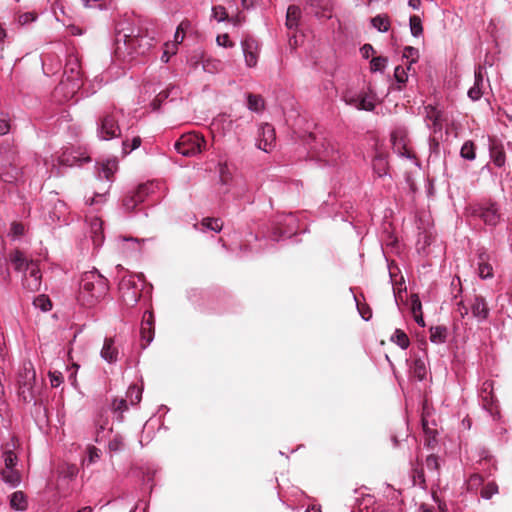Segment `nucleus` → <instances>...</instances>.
I'll list each match as a JSON object with an SVG mask.
<instances>
[{"instance_id": "nucleus-1", "label": "nucleus", "mask_w": 512, "mask_h": 512, "mask_svg": "<svg viewBox=\"0 0 512 512\" xmlns=\"http://www.w3.org/2000/svg\"><path fill=\"white\" fill-rule=\"evenodd\" d=\"M154 38L129 21H120L115 26L114 57L130 63L138 56L145 55L153 46Z\"/></svg>"}, {"instance_id": "nucleus-2", "label": "nucleus", "mask_w": 512, "mask_h": 512, "mask_svg": "<svg viewBox=\"0 0 512 512\" xmlns=\"http://www.w3.org/2000/svg\"><path fill=\"white\" fill-rule=\"evenodd\" d=\"M108 290L107 278L94 268L81 275L77 301L81 306L92 307L107 295Z\"/></svg>"}, {"instance_id": "nucleus-3", "label": "nucleus", "mask_w": 512, "mask_h": 512, "mask_svg": "<svg viewBox=\"0 0 512 512\" xmlns=\"http://www.w3.org/2000/svg\"><path fill=\"white\" fill-rule=\"evenodd\" d=\"M306 145L312 156L325 165L336 166L341 161L342 155L338 147L327 139H318L313 133H309Z\"/></svg>"}, {"instance_id": "nucleus-4", "label": "nucleus", "mask_w": 512, "mask_h": 512, "mask_svg": "<svg viewBox=\"0 0 512 512\" xmlns=\"http://www.w3.org/2000/svg\"><path fill=\"white\" fill-rule=\"evenodd\" d=\"M63 76L64 79L54 90V97L67 90L65 98L68 100L74 96V94L81 88L83 84L82 71L79 60L76 56L71 55L67 59Z\"/></svg>"}, {"instance_id": "nucleus-5", "label": "nucleus", "mask_w": 512, "mask_h": 512, "mask_svg": "<svg viewBox=\"0 0 512 512\" xmlns=\"http://www.w3.org/2000/svg\"><path fill=\"white\" fill-rule=\"evenodd\" d=\"M456 311L460 314L461 318L464 319L471 313L478 323H483L488 320L490 315V308L485 297L473 294L466 296L465 299H460L455 303Z\"/></svg>"}, {"instance_id": "nucleus-6", "label": "nucleus", "mask_w": 512, "mask_h": 512, "mask_svg": "<svg viewBox=\"0 0 512 512\" xmlns=\"http://www.w3.org/2000/svg\"><path fill=\"white\" fill-rule=\"evenodd\" d=\"M123 117V111L112 109L104 111L97 120V136L100 140H112L121 135L119 121Z\"/></svg>"}, {"instance_id": "nucleus-7", "label": "nucleus", "mask_w": 512, "mask_h": 512, "mask_svg": "<svg viewBox=\"0 0 512 512\" xmlns=\"http://www.w3.org/2000/svg\"><path fill=\"white\" fill-rule=\"evenodd\" d=\"M299 231V220L295 213L277 215L272 223L270 238L273 241H282L296 235Z\"/></svg>"}, {"instance_id": "nucleus-8", "label": "nucleus", "mask_w": 512, "mask_h": 512, "mask_svg": "<svg viewBox=\"0 0 512 512\" xmlns=\"http://www.w3.org/2000/svg\"><path fill=\"white\" fill-rule=\"evenodd\" d=\"M206 146L204 137L195 132L183 134L174 144L177 153L185 156L192 157L200 154Z\"/></svg>"}, {"instance_id": "nucleus-9", "label": "nucleus", "mask_w": 512, "mask_h": 512, "mask_svg": "<svg viewBox=\"0 0 512 512\" xmlns=\"http://www.w3.org/2000/svg\"><path fill=\"white\" fill-rule=\"evenodd\" d=\"M18 155L13 150H9L5 158L0 163V181L17 185L23 178L22 170L19 167Z\"/></svg>"}, {"instance_id": "nucleus-10", "label": "nucleus", "mask_w": 512, "mask_h": 512, "mask_svg": "<svg viewBox=\"0 0 512 512\" xmlns=\"http://www.w3.org/2000/svg\"><path fill=\"white\" fill-rule=\"evenodd\" d=\"M471 215L483 221L486 226L496 227L500 222L502 214L498 203L487 200L471 207Z\"/></svg>"}, {"instance_id": "nucleus-11", "label": "nucleus", "mask_w": 512, "mask_h": 512, "mask_svg": "<svg viewBox=\"0 0 512 512\" xmlns=\"http://www.w3.org/2000/svg\"><path fill=\"white\" fill-rule=\"evenodd\" d=\"M118 169V162L116 159H108L101 163L97 178L99 181H105L107 183V188L104 193L95 192L94 196L90 199H87L86 202L90 205L94 203H103L106 200V194L111 187V183L113 182L114 173Z\"/></svg>"}, {"instance_id": "nucleus-12", "label": "nucleus", "mask_w": 512, "mask_h": 512, "mask_svg": "<svg viewBox=\"0 0 512 512\" xmlns=\"http://www.w3.org/2000/svg\"><path fill=\"white\" fill-rule=\"evenodd\" d=\"M90 161L91 158L89 156H86L79 149H75L74 147H65L62 149L61 153H57L51 157L53 168L73 167Z\"/></svg>"}, {"instance_id": "nucleus-13", "label": "nucleus", "mask_w": 512, "mask_h": 512, "mask_svg": "<svg viewBox=\"0 0 512 512\" xmlns=\"http://www.w3.org/2000/svg\"><path fill=\"white\" fill-rule=\"evenodd\" d=\"M409 372L418 381H423L428 372V355L425 348L418 347L410 351V357L406 360Z\"/></svg>"}, {"instance_id": "nucleus-14", "label": "nucleus", "mask_w": 512, "mask_h": 512, "mask_svg": "<svg viewBox=\"0 0 512 512\" xmlns=\"http://www.w3.org/2000/svg\"><path fill=\"white\" fill-rule=\"evenodd\" d=\"M493 389L494 382L492 380L484 381L479 392V397L482 400L483 408L489 412L494 421H498L501 418V414L498 409L497 399L493 395Z\"/></svg>"}, {"instance_id": "nucleus-15", "label": "nucleus", "mask_w": 512, "mask_h": 512, "mask_svg": "<svg viewBox=\"0 0 512 512\" xmlns=\"http://www.w3.org/2000/svg\"><path fill=\"white\" fill-rule=\"evenodd\" d=\"M36 373L33 368L27 369L20 375L18 394L24 403H36V396L34 391V384Z\"/></svg>"}, {"instance_id": "nucleus-16", "label": "nucleus", "mask_w": 512, "mask_h": 512, "mask_svg": "<svg viewBox=\"0 0 512 512\" xmlns=\"http://www.w3.org/2000/svg\"><path fill=\"white\" fill-rule=\"evenodd\" d=\"M135 278V276H130L129 278L124 277L119 284L121 297L127 306H135L141 296L140 292L142 288H139Z\"/></svg>"}, {"instance_id": "nucleus-17", "label": "nucleus", "mask_w": 512, "mask_h": 512, "mask_svg": "<svg viewBox=\"0 0 512 512\" xmlns=\"http://www.w3.org/2000/svg\"><path fill=\"white\" fill-rule=\"evenodd\" d=\"M275 129L271 124L264 123L258 129L256 146L265 153H270L275 147Z\"/></svg>"}, {"instance_id": "nucleus-18", "label": "nucleus", "mask_w": 512, "mask_h": 512, "mask_svg": "<svg viewBox=\"0 0 512 512\" xmlns=\"http://www.w3.org/2000/svg\"><path fill=\"white\" fill-rule=\"evenodd\" d=\"M42 274L37 263H32L28 270L23 272L22 286L29 292L40 290Z\"/></svg>"}, {"instance_id": "nucleus-19", "label": "nucleus", "mask_w": 512, "mask_h": 512, "mask_svg": "<svg viewBox=\"0 0 512 512\" xmlns=\"http://www.w3.org/2000/svg\"><path fill=\"white\" fill-rule=\"evenodd\" d=\"M149 194V186L147 184L139 185L123 199V207L127 212H132L140 203H142Z\"/></svg>"}, {"instance_id": "nucleus-20", "label": "nucleus", "mask_w": 512, "mask_h": 512, "mask_svg": "<svg viewBox=\"0 0 512 512\" xmlns=\"http://www.w3.org/2000/svg\"><path fill=\"white\" fill-rule=\"evenodd\" d=\"M425 111L426 127L430 129L434 134L440 133L443 128L441 110L432 105H428L425 107Z\"/></svg>"}, {"instance_id": "nucleus-21", "label": "nucleus", "mask_w": 512, "mask_h": 512, "mask_svg": "<svg viewBox=\"0 0 512 512\" xmlns=\"http://www.w3.org/2000/svg\"><path fill=\"white\" fill-rule=\"evenodd\" d=\"M391 143L393 152L406 159L415 158L407 149L406 135L402 131H394L391 134Z\"/></svg>"}, {"instance_id": "nucleus-22", "label": "nucleus", "mask_w": 512, "mask_h": 512, "mask_svg": "<svg viewBox=\"0 0 512 512\" xmlns=\"http://www.w3.org/2000/svg\"><path fill=\"white\" fill-rule=\"evenodd\" d=\"M486 76L485 68L478 66L474 73V84L468 90V97L472 101H478L484 93V78Z\"/></svg>"}, {"instance_id": "nucleus-23", "label": "nucleus", "mask_w": 512, "mask_h": 512, "mask_svg": "<svg viewBox=\"0 0 512 512\" xmlns=\"http://www.w3.org/2000/svg\"><path fill=\"white\" fill-rule=\"evenodd\" d=\"M89 236L95 248H99L104 243L103 221L96 216L89 219Z\"/></svg>"}, {"instance_id": "nucleus-24", "label": "nucleus", "mask_w": 512, "mask_h": 512, "mask_svg": "<svg viewBox=\"0 0 512 512\" xmlns=\"http://www.w3.org/2000/svg\"><path fill=\"white\" fill-rule=\"evenodd\" d=\"M67 205L64 201L60 199H56L52 210H49L48 216L51 220V223H59V225L68 224L67 213H68Z\"/></svg>"}, {"instance_id": "nucleus-25", "label": "nucleus", "mask_w": 512, "mask_h": 512, "mask_svg": "<svg viewBox=\"0 0 512 512\" xmlns=\"http://www.w3.org/2000/svg\"><path fill=\"white\" fill-rule=\"evenodd\" d=\"M118 355L119 351L115 345V340L111 337H106L100 351L101 358L108 364H115L118 361Z\"/></svg>"}, {"instance_id": "nucleus-26", "label": "nucleus", "mask_w": 512, "mask_h": 512, "mask_svg": "<svg viewBox=\"0 0 512 512\" xmlns=\"http://www.w3.org/2000/svg\"><path fill=\"white\" fill-rule=\"evenodd\" d=\"M193 228L202 233L209 231L219 233L223 228V222L220 218L206 217L201 222L195 223Z\"/></svg>"}, {"instance_id": "nucleus-27", "label": "nucleus", "mask_w": 512, "mask_h": 512, "mask_svg": "<svg viewBox=\"0 0 512 512\" xmlns=\"http://www.w3.org/2000/svg\"><path fill=\"white\" fill-rule=\"evenodd\" d=\"M478 275L481 279H490L493 277V267L489 263L490 256L486 250L481 249L478 252Z\"/></svg>"}, {"instance_id": "nucleus-28", "label": "nucleus", "mask_w": 512, "mask_h": 512, "mask_svg": "<svg viewBox=\"0 0 512 512\" xmlns=\"http://www.w3.org/2000/svg\"><path fill=\"white\" fill-rule=\"evenodd\" d=\"M245 63L248 67H255L258 61L256 45L253 39H245L241 42Z\"/></svg>"}, {"instance_id": "nucleus-29", "label": "nucleus", "mask_w": 512, "mask_h": 512, "mask_svg": "<svg viewBox=\"0 0 512 512\" xmlns=\"http://www.w3.org/2000/svg\"><path fill=\"white\" fill-rule=\"evenodd\" d=\"M490 157L497 167H503L506 161V155L502 144L497 141H491L489 145Z\"/></svg>"}, {"instance_id": "nucleus-30", "label": "nucleus", "mask_w": 512, "mask_h": 512, "mask_svg": "<svg viewBox=\"0 0 512 512\" xmlns=\"http://www.w3.org/2000/svg\"><path fill=\"white\" fill-rule=\"evenodd\" d=\"M9 260L14 266V269L18 272H25L32 263H35L33 260L28 261L20 250H15L10 253Z\"/></svg>"}, {"instance_id": "nucleus-31", "label": "nucleus", "mask_w": 512, "mask_h": 512, "mask_svg": "<svg viewBox=\"0 0 512 512\" xmlns=\"http://www.w3.org/2000/svg\"><path fill=\"white\" fill-rule=\"evenodd\" d=\"M301 9L297 5H289L286 12L285 25L289 30H296L301 19Z\"/></svg>"}, {"instance_id": "nucleus-32", "label": "nucleus", "mask_w": 512, "mask_h": 512, "mask_svg": "<svg viewBox=\"0 0 512 512\" xmlns=\"http://www.w3.org/2000/svg\"><path fill=\"white\" fill-rule=\"evenodd\" d=\"M110 410L114 414L118 422H122L124 417L123 413L128 411V403L124 398H113L110 404Z\"/></svg>"}, {"instance_id": "nucleus-33", "label": "nucleus", "mask_w": 512, "mask_h": 512, "mask_svg": "<svg viewBox=\"0 0 512 512\" xmlns=\"http://www.w3.org/2000/svg\"><path fill=\"white\" fill-rule=\"evenodd\" d=\"M246 99H247L246 106H247L248 110H250L251 112L259 114L264 110L265 101L261 95L248 93L246 95Z\"/></svg>"}, {"instance_id": "nucleus-34", "label": "nucleus", "mask_w": 512, "mask_h": 512, "mask_svg": "<svg viewBox=\"0 0 512 512\" xmlns=\"http://www.w3.org/2000/svg\"><path fill=\"white\" fill-rule=\"evenodd\" d=\"M373 173L378 177L382 178L388 175V162L382 155H377L372 160Z\"/></svg>"}, {"instance_id": "nucleus-35", "label": "nucleus", "mask_w": 512, "mask_h": 512, "mask_svg": "<svg viewBox=\"0 0 512 512\" xmlns=\"http://www.w3.org/2000/svg\"><path fill=\"white\" fill-rule=\"evenodd\" d=\"M10 506L16 511H25L28 507L27 497L22 491H15L10 496Z\"/></svg>"}, {"instance_id": "nucleus-36", "label": "nucleus", "mask_w": 512, "mask_h": 512, "mask_svg": "<svg viewBox=\"0 0 512 512\" xmlns=\"http://www.w3.org/2000/svg\"><path fill=\"white\" fill-rule=\"evenodd\" d=\"M371 26L380 33H386L390 29V20L386 14H378L371 18Z\"/></svg>"}, {"instance_id": "nucleus-37", "label": "nucleus", "mask_w": 512, "mask_h": 512, "mask_svg": "<svg viewBox=\"0 0 512 512\" xmlns=\"http://www.w3.org/2000/svg\"><path fill=\"white\" fill-rule=\"evenodd\" d=\"M375 107H376V105H375V100H374L373 95H371L365 91H361L359 101H358V103H356L355 108L358 110H364V111L371 112L375 109Z\"/></svg>"}, {"instance_id": "nucleus-38", "label": "nucleus", "mask_w": 512, "mask_h": 512, "mask_svg": "<svg viewBox=\"0 0 512 512\" xmlns=\"http://www.w3.org/2000/svg\"><path fill=\"white\" fill-rule=\"evenodd\" d=\"M448 330L445 326H432L430 328V341L434 344H443L446 342Z\"/></svg>"}, {"instance_id": "nucleus-39", "label": "nucleus", "mask_w": 512, "mask_h": 512, "mask_svg": "<svg viewBox=\"0 0 512 512\" xmlns=\"http://www.w3.org/2000/svg\"><path fill=\"white\" fill-rule=\"evenodd\" d=\"M390 341L400 347L402 350H406L410 345L408 335L402 329H395L394 333L390 337Z\"/></svg>"}, {"instance_id": "nucleus-40", "label": "nucleus", "mask_w": 512, "mask_h": 512, "mask_svg": "<svg viewBox=\"0 0 512 512\" xmlns=\"http://www.w3.org/2000/svg\"><path fill=\"white\" fill-rule=\"evenodd\" d=\"M2 480L11 487H17L21 482L20 473L15 469H4L1 472Z\"/></svg>"}, {"instance_id": "nucleus-41", "label": "nucleus", "mask_w": 512, "mask_h": 512, "mask_svg": "<svg viewBox=\"0 0 512 512\" xmlns=\"http://www.w3.org/2000/svg\"><path fill=\"white\" fill-rule=\"evenodd\" d=\"M424 466L427 469L430 477L433 479H438L439 477V461L438 457L434 454H431L426 457Z\"/></svg>"}, {"instance_id": "nucleus-42", "label": "nucleus", "mask_w": 512, "mask_h": 512, "mask_svg": "<svg viewBox=\"0 0 512 512\" xmlns=\"http://www.w3.org/2000/svg\"><path fill=\"white\" fill-rule=\"evenodd\" d=\"M360 95L361 91L348 87L342 92L341 99L345 104L355 107L356 103L359 101Z\"/></svg>"}, {"instance_id": "nucleus-43", "label": "nucleus", "mask_w": 512, "mask_h": 512, "mask_svg": "<svg viewBox=\"0 0 512 512\" xmlns=\"http://www.w3.org/2000/svg\"><path fill=\"white\" fill-rule=\"evenodd\" d=\"M125 447L124 438L120 434H116L108 443V450L110 454H118L124 451Z\"/></svg>"}, {"instance_id": "nucleus-44", "label": "nucleus", "mask_w": 512, "mask_h": 512, "mask_svg": "<svg viewBox=\"0 0 512 512\" xmlns=\"http://www.w3.org/2000/svg\"><path fill=\"white\" fill-rule=\"evenodd\" d=\"M460 156L468 161H473L476 158V147L471 140L465 141L460 149Z\"/></svg>"}, {"instance_id": "nucleus-45", "label": "nucleus", "mask_w": 512, "mask_h": 512, "mask_svg": "<svg viewBox=\"0 0 512 512\" xmlns=\"http://www.w3.org/2000/svg\"><path fill=\"white\" fill-rule=\"evenodd\" d=\"M126 397L129 399L130 405H137L142 399V388L133 384L130 385L126 392Z\"/></svg>"}, {"instance_id": "nucleus-46", "label": "nucleus", "mask_w": 512, "mask_h": 512, "mask_svg": "<svg viewBox=\"0 0 512 512\" xmlns=\"http://www.w3.org/2000/svg\"><path fill=\"white\" fill-rule=\"evenodd\" d=\"M409 26L411 35L415 38L422 36L423 34V25L419 16L411 15L409 18Z\"/></svg>"}, {"instance_id": "nucleus-47", "label": "nucleus", "mask_w": 512, "mask_h": 512, "mask_svg": "<svg viewBox=\"0 0 512 512\" xmlns=\"http://www.w3.org/2000/svg\"><path fill=\"white\" fill-rule=\"evenodd\" d=\"M409 69H410V66H408L407 69L401 65H398L395 67L394 78H395L396 82L398 83V90H402V87L408 81L407 70H409Z\"/></svg>"}, {"instance_id": "nucleus-48", "label": "nucleus", "mask_w": 512, "mask_h": 512, "mask_svg": "<svg viewBox=\"0 0 512 512\" xmlns=\"http://www.w3.org/2000/svg\"><path fill=\"white\" fill-rule=\"evenodd\" d=\"M33 305L35 308L41 310L42 312H48L52 309L51 300L45 294H41L35 297L33 300Z\"/></svg>"}, {"instance_id": "nucleus-49", "label": "nucleus", "mask_w": 512, "mask_h": 512, "mask_svg": "<svg viewBox=\"0 0 512 512\" xmlns=\"http://www.w3.org/2000/svg\"><path fill=\"white\" fill-rule=\"evenodd\" d=\"M498 492H499V488H498L497 483L494 481H491V482H488L486 485L482 486L480 495L483 499L489 500L494 495L498 494Z\"/></svg>"}, {"instance_id": "nucleus-50", "label": "nucleus", "mask_w": 512, "mask_h": 512, "mask_svg": "<svg viewBox=\"0 0 512 512\" xmlns=\"http://www.w3.org/2000/svg\"><path fill=\"white\" fill-rule=\"evenodd\" d=\"M355 505H357L359 511H363L364 509H369L374 503L375 499L370 494H361L360 497H355Z\"/></svg>"}, {"instance_id": "nucleus-51", "label": "nucleus", "mask_w": 512, "mask_h": 512, "mask_svg": "<svg viewBox=\"0 0 512 512\" xmlns=\"http://www.w3.org/2000/svg\"><path fill=\"white\" fill-rule=\"evenodd\" d=\"M412 480L414 486H418L423 490L427 488L425 472L423 468H415L413 470Z\"/></svg>"}, {"instance_id": "nucleus-52", "label": "nucleus", "mask_w": 512, "mask_h": 512, "mask_svg": "<svg viewBox=\"0 0 512 512\" xmlns=\"http://www.w3.org/2000/svg\"><path fill=\"white\" fill-rule=\"evenodd\" d=\"M211 16L213 19H215L219 23L230 21L227 11H226L225 7L222 5L213 6Z\"/></svg>"}, {"instance_id": "nucleus-53", "label": "nucleus", "mask_w": 512, "mask_h": 512, "mask_svg": "<svg viewBox=\"0 0 512 512\" xmlns=\"http://www.w3.org/2000/svg\"><path fill=\"white\" fill-rule=\"evenodd\" d=\"M101 450L93 445L87 447V458L84 459V463L87 465L97 462L101 457Z\"/></svg>"}, {"instance_id": "nucleus-54", "label": "nucleus", "mask_w": 512, "mask_h": 512, "mask_svg": "<svg viewBox=\"0 0 512 512\" xmlns=\"http://www.w3.org/2000/svg\"><path fill=\"white\" fill-rule=\"evenodd\" d=\"M387 64V58L383 56L373 57L370 61L371 72H383Z\"/></svg>"}, {"instance_id": "nucleus-55", "label": "nucleus", "mask_w": 512, "mask_h": 512, "mask_svg": "<svg viewBox=\"0 0 512 512\" xmlns=\"http://www.w3.org/2000/svg\"><path fill=\"white\" fill-rule=\"evenodd\" d=\"M428 146H429V160L432 157L438 158L440 155V143L434 136H429L428 138Z\"/></svg>"}, {"instance_id": "nucleus-56", "label": "nucleus", "mask_w": 512, "mask_h": 512, "mask_svg": "<svg viewBox=\"0 0 512 512\" xmlns=\"http://www.w3.org/2000/svg\"><path fill=\"white\" fill-rule=\"evenodd\" d=\"M140 335L142 341L145 342L142 348L145 349L154 339V328L149 327L148 329H146V327L141 326Z\"/></svg>"}, {"instance_id": "nucleus-57", "label": "nucleus", "mask_w": 512, "mask_h": 512, "mask_svg": "<svg viewBox=\"0 0 512 512\" xmlns=\"http://www.w3.org/2000/svg\"><path fill=\"white\" fill-rule=\"evenodd\" d=\"M483 483L484 478L480 474L474 473L468 479V490H477L480 486H483Z\"/></svg>"}, {"instance_id": "nucleus-58", "label": "nucleus", "mask_w": 512, "mask_h": 512, "mask_svg": "<svg viewBox=\"0 0 512 512\" xmlns=\"http://www.w3.org/2000/svg\"><path fill=\"white\" fill-rule=\"evenodd\" d=\"M203 70L208 73H216L221 68V62L219 60L207 59L203 62Z\"/></svg>"}, {"instance_id": "nucleus-59", "label": "nucleus", "mask_w": 512, "mask_h": 512, "mask_svg": "<svg viewBox=\"0 0 512 512\" xmlns=\"http://www.w3.org/2000/svg\"><path fill=\"white\" fill-rule=\"evenodd\" d=\"M403 57L411 59L410 65L415 63L419 57V50L412 46H406L403 51Z\"/></svg>"}, {"instance_id": "nucleus-60", "label": "nucleus", "mask_w": 512, "mask_h": 512, "mask_svg": "<svg viewBox=\"0 0 512 512\" xmlns=\"http://www.w3.org/2000/svg\"><path fill=\"white\" fill-rule=\"evenodd\" d=\"M48 376L50 379V384L54 388L59 387L64 381L62 373L57 370L49 371Z\"/></svg>"}, {"instance_id": "nucleus-61", "label": "nucleus", "mask_w": 512, "mask_h": 512, "mask_svg": "<svg viewBox=\"0 0 512 512\" xmlns=\"http://www.w3.org/2000/svg\"><path fill=\"white\" fill-rule=\"evenodd\" d=\"M216 43L218 46L224 47V48H230L234 46V43L230 40L228 34H221L216 37Z\"/></svg>"}, {"instance_id": "nucleus-62", "label": "nucleus", "mask_w": 512, "mask_h": 512, "mask_svg": "<svg viewBox=\"0 0 512 512\" xmlns=\"http://www.w3.org/2000/svg\"><path fill=\"white\" fill-rule=\"evenodd\" d=\"M4 462L5 469H14L17 464V456L13 452L9 451L5 453Z\"/></svg>"}, {"instance_id": "nucleus-63", "label": "nucleus", "mask_w": 512, "mask_h": 512, "mask_svg": "<svg viewBox=\"0 0 512 512\" xmlns=\"http://www.w3.org/2000/svg\"><path fill=\"white\" fill-rule=\"evenodd\" d=\"M411 312L413 315L422 313V304L416 294L411 296Z\"/></svg>"}, {"instance_id": "nucleus-64", "label": "nucleus", "mask_w": 512, "mask_h": 512, "mask_svg": "<svg viewBox=\"0 0 512 512\" xmlns=\"http://www.w3.org/2000/svg\"><path fill=\"white\" fill-rule=\"evenodd\" d=\"M141 326L146 327V329L149 327L154 328V315L151 311L144 312Z\"/></svg>"}]
</instances>
